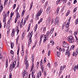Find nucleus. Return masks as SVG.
Listing matches in <instances>:
<instances>
[{
	"instance_id": "17",
	"label": "nucleus",
	"mask_w": 78,
	"mask_h": 78,
	"mask_svg": "<svg viewBox=\"0 0 78 78\" xmlns=\"http://www.w3.org/2000/svg\"><path fill=\"white\" fill-rule=\"evenodd\" d=\"M15 33V30H12V32L11 34V36L12 37H13L14 36V33Z\"/></svg>"
},
{
	"instance_id": "41",
	"label": "nucleus",
	"mask_w": 78,
	"mask_h": 78,
	"mask_svg": "<svg viewBox=\"0 0 78 78\" xmlns=\"http://www.w3.org/2000/svg\"><path fill=\"white\" fill-rule=\"evenodd\" d=\"M9 78H12V74L11 73H9Z\"/></svg>"
},
{
	"instance_id": "52",
	"label": "nucleus",
	"mask_w": 78,
	"mask_h": 78,
	"mask_svg": "<svg viewBox=\"0 0 78 78\" xmlns=\"http://www.w3.org/2000/svg\"><path fill=\"white\" fill-rule=\"evenodd\" d=\"M65 26V24H64L62 25V30L64 29V27H65L64 26Z\"/></svg>"
},
{
	"instance_id": "50",
	"label": "nucleus",
	"mask_w": 78,
	"mask_h": 78,
	"mask_svg": "<svg viewBox=\"0 0 78 78\" xmlns=\"http://www.w3.org/2000/svg\"><path fill=\"white\" fill-rule=\"evenodd\" d=\"M20 63L19 62H18L17 63V67H19V66Z\"/></svg>"
},
{
	"instance_id": "19",
	"label": "nucleus",
	"mask_w": 78,
	"mask_h": 78,
	"mask_svg": "<svg viewBox=\"0 0 78 78\" xmlns=\"http://www.w3.org/2000/svg\"><path fill=\"white\" fill-rule=\"evenodd\" d=\"M8 59H6V62L5 63V67L6 68H7L8 67Z\"/></svg>"
},
{
	"instance_id": "36",
	"label": "nucleus",
	"mask_w": 78,
	"mask_h": 78,
	"mask_svg": "<svg viewBox=\"0 0 78 78\" xmlns=\"http://www.w3.org/2000/svg\"><path fill=\"white\" fill-rule=\"evenodd\" d=\"M24 34H22V40H23L24 37Z\"/></svg>"
},
{
	"instance_id": "15",
	"label": "nucleus",
	"mask_w": 78,
	"mask_h": 78,
	"mask_svg": "<svg viewBox=\"0 0 78 78\" xmlns=\"http://www.w3.org/2000/svg\"><path fill=\"white\" fill-rule=\"evenodd\" d=\"M20 5H18V6L17 8L16 9V11H15V12L17 13H19L18 12V10L19 9V8L20 7Z\"/></svg>"
},
{
	"instance_id": "59",
	"label": "nucleus",
	"mask_w": 78,
	"mask_h": 78,
	"mask_svg": "<svg viewBox=\"0 0 78 78\" xmlns=\"http://www.w3.org/2000/svg\"><path fill=\"white\" fill-rule=\"evenodd\" d=\"M42 37H40V42H42Z\"/></svg>"
},
{
	"instance_id": "40",
	"label": "nucleus",
	"mask_w": 78,
	"mask_h": 78,
	"mask_svg": "<svg viewBox=\"0 0 78 78\" xmlns=\"http://www.w3.org/2000/svg\"><path fill=\"white\" fill-rule=\"evenodd\" d=\"M16 4H14V6H13V9H14L15 8H16Z\"/></svg>"
},
{
	"instance_id": "54",
	"label": "nucleus",
	"mask_w": 78,
	"mask_h": 78,
	"mask_svg": "<svg viewBox=\"0 0 78 78\" xmlns=\"http://www.w3.org/2000/svg\"><path fill=\"white\" fill-rule=\"evenodd\" d=\"M17 20V18H16L15 19V23H16Z\"/></svg>"
},
{
	"instance_id": "64",
	"label": "nucleus",
	"mask_w": 78,
	"mask_h": 78,
	"mask_svg": "<svg viewBox=\"0 0 78 78\" xmlns=\"http://www.w3.org/2000/svg\"><path fill=\"white\" fill-rule=\"evenodd\" d=\"M59 1L58 0H57V1H56V4H58L59 3Z\"/></svg>"
},
{
	"instance_id": "21",
	"label": "nucleus",
	"mask_w": 78,
	"mask_h": 78,
	"mask_svg": "<svg viewBox=\"0 0 78 78\" xmlns=\"http://www.w3.org/2000/svg\"><path fill=\"white\" fill-rule=\"evenodd\" d=\"M75 47V45H72V46H71L70 49L71 50H73L74 49V48Z\"/></svg>"
},
{
	"instance_id": "53",
	"label": "nucleus",
	"mask_w": 78,
	"mask_h": 78,
	"mask_svg": "<svg viewBox=\"0 0 78 78\" xmlns=\"http://www.w3.org/2000/svg\"><path fill=\"white\" fill-rule=\"evenodd\" d=\"M7 36H9V31H8L7 32Z\"/></svg>"
},
{
	"instance_id": "62",
	"label": "nucleus",
	"mask_w": 78,
	"mask_h": 78,
	"mask_svg": "<svg viewBox=\"0 0 78 78\" xmlns=\"http://www.w3.org/2000/svg\"><path fill=\"white\" fill-rule=\"evenodd\" d=\"M32 77L33 78H35V76H34V74H33L32 75Z\"/></svg>"
},
{
	"instance_id": "29",
	"label": "nucleus",
	"mask_w": 78,
	"mask_h": 78,
	"mask_svg": "<svg viewBox=\"0 0 78 78\" xmlns=\"http://www.w3.org/2000/svg\"><path fill=\"white\" fill-rule=\"evenodd\" d=\"M66 67V66H61V68H60V69L62 70V69H64V68H65Z\"/></svg>"
},
{
	"instance_id": "8",
	"label": "nucleus",
	"mask_w": 78,
	"mask_h": 78,
	"mask_svg": "<svg viewBox=\"0 0 78 78\" xmlns=\"http://www.w3.org/2000/svg\"><path fill=\"white\" fill-rule=\"evenodd\" d=\"M59 21V17H57L55 19L54 23L55 24H56L58 23Z\"/></svg>"
},
{
	"instance_id": "44",
	"label": "nucleus",
	"mask_w": 78,
	"mask_h": 78,
	"mask_svg": "<svg viewBox=\"0 0 78 78\" xmlns=\"http://www.w3.org/2000/svg\"><path fill=\"white\" fill-rule=\"evenodd\" d=\"M76 10H77V7H76L75 8V9L73 10V12H76Z\"/></svg>"
},
{
	"instance_id": "22",
	"label": "nucleus",
	"mask_w": 78,
	"mask_h": 78,
	"mask_svg": "<svg viewBox=\"0 0 78 78\" xmlns=\"http://www.w3.org/2000/svg\"><path fill=\"white\" fill-rule=\"evenodd\" d=\"M16 18L19 19L20 17V15L19 13H16Z\"/></svg>"
},
{
	"instance_id": "55",
	"label": "nucleus",
	"mask_w": 78,
	"mask_h": 78,
	"mask_svg": "<svg viewBox=\"0 0 78 78\" xmlns=\"http://www.w3.org/2000/svg\"><path fill=\"white\" fill-rule=\"evenodd\" d=\"M66 2H67V0H65V1H63V4H66Z\"/></svg>"
},
{
	"instance_id": "16",
	"label": "nucleus",
	"mask_w": 78,
	"mask_h": 78,
	"mask_svg": "<svg viewBox=\"0 0 78 78\" xmlns=\"http://www.w3.org/2000/svg\"><path fill=\"white\" fill-rule=\"evenodd\" d=\"M32 41L29 40V42H28V44L27 47L29 48L30 47V44H31L32 43Z\"/></svg>"
},
{
	"instance_id": "61",
	"label": "nucleus",
	"mask_w": 78,
	"mask_h": 78,
	"mask_svg": "<svg viewBox=\"0 0 78 78\" xmlns=\"http://www.w3.org/2000/svg\"><path fill=\"white\" fill-rule=\"evenodd\" d=\"M68 30H69V29L68 28H66L65 29L66 31L67 32H68Z\"/></svg>"
},
{
	"instance_id": "24",
	"label": "nucleus",
	"mask_w": 78,
	"mask_h": 78,
	"mask_svg": "<svg viewBox=\"0 0 78 78\" xmlns=\"http://www.w3.org/2000/svg\"><path fill=\"white\" fill-rule=\"evenodd\" d=\"M69 23L68 22L66 23L65 26L66 28H68V27H69Z\"/></svg>"
},
{
	"instance_id": "20",
	"label": "nucleus",
	"mask_w": 78,
	"mask_h": 78,
	"mask_svg": "<svg viewBox=\"0 0 78 78\" xmlns=\"http://www.w3.org/2000/svg\"><path fill=\"white\" fill-rule=\"evenodd\" d=\"M3 48V45L2 43H0V48L1 49H2Z\"/></svg>"
},
{
	"instance_id": "1",
	"label": "nucleus",
	"mask_w": 78,
	"mask_h": 78,
	"mask_svg": "<svg viewBox=\"0 0 78 78\" xmlns=\"http://www.w3.org/2000/svg\"><path fill=\"white\" fill-rule=\"evenodd\" d=\"M68 41L70 44H73L74 40L72 36H69L68 37Z\"/></svg>"
},
{
	"instance_id": "13",
	"label": "nucleus",
	"mask_w": 78,
	"mask_h": 78,
	"mask_svg": "<svg viewBox=\"0 0 78 78\" xmlns=\"http://www.w3.org/2000/svg\"><path fill=\"white\" fill-rule=\"evenodd\" d=\"M51 7L50 6H49L48 7L47 12V13H49L50 12V9Z\"/></svg>"
},
{
	"instance_id": "49",
	"label": "nucleus",
	"mask_w": 78,
	"mask_h": 78,
	"mask_svg": "<svg viewBox=\"0 0 78 78\" xmlns=\"http://www.w3.org/2000/svg\"><path fill=\"white\" fill-rule=\"evenodd\" d=\"M10 53L11 54L13 55L14 54V52L12 50H11L10 51Z\"/></svg>"
},
{
	"instance_id": "35",
	"label": "nucleus",
	"mask_w": 78,
	"mask_h": 78,
	"mask_svg": "<svg viewBox=\"0 0 78 78\" xmlns=\"http://www.w3.org/2000/svg\"><path fill=\"white\" fill-rule=\"evenodd\" d=\"M70 11L69 10H68L67 13L66 14V16H67L69 15V14L70 13Z\"/></svg>"
},
{
	"instance_id": "57",
	"label": "nucleus",
	"mask_w": 78,
	"mask_h": 78,
	"mask_svg": "<svg viewBox=\"0 0 78 78\" xmlns=\"http://www.w3.org/2000/svg\"><path fill=\"white\" fill-rule=\"evenodd\" d=\"M13 44H11V48L12 49L13 48Z\"/></svg>"
},
{
	"instance_id": "60",
	"label": "nucleus",
	"mask_w": 78,
	"mask_h": 78,
	"mask_svg": "<svg viewBox=\"0 0 78 78\" xmlns=\"http://www.w3.org/2000/svg\"><path fill=\"white\" fill-rule=\"evenodd\" d=\"M57 63H56V62H55V64H54V66L55 67H56V66H57Z\"/></svg>"
},
{
	"instance_id": "32",
	"label": "nucleus",
	"mask_w": 78,
	"mask_h": 78,
	"mask_svg": "<svg viewBox=\"0 0 78 78\" xmlns=\"http://www.w3.org/2000/svg\"><path fill=\"white\" fill-rule=\"evenodd\" d=\"M37 24H36V26L34 27V30H37Z\"/></svg>"
},
{
	"instance_id": "47",
	"label": "nucleus",
	"mask_w": 78,
	"mask_h": 78,
	"mask_svg": "<svg viewBox=\"0 0 78 78\" xmlns=\"http://www.w3.org/2000/svg\"><path fill=\"white\" fill-rule=\"evenodd\" d=\"M10 13V11L9 10H8L7 12V13L6 14V15L7 16H8L9 15V14Z\"/></svg>"
},
{
	"instance_id": "51",
	"label": "nucleus",
	"mask_w": 78,
	"mask_h": 78,
	"mask_svg": "<svg viewBox=\"0 0 78 78\" xmlns=\"http://www.w3.org/2000/svg\"><path fill=\"white\" fill-rule=\"evenodd\" d=\"M26 22V20H24V22L23 23V25H25Z\"/></svg>"
},
{
	"instance_id": "6",
	"label": "nucleus",
	"mask_w": 78,
	"mask_h": 78,
	"mask_svg": "<svg viewBox=\"0 0 78 78\" xmlns=\"http://www.w3.org/2000/svg\"><path fill=\"white\" fill-rule=\"evenodd\" d=\"M40 65L41 67V70L42 72L44 70V66L42 65V60H41L40 61Z\"/></svg>"
},
{
	"instance_id": "48",
	"label": "nucleus",
	"mask_w": 78,
	"mask_h": 78,
	"mask_svg": "<svg viewBox=\"0 0 78 78\" xmlns=\"http://www.w3.org/2000/svg\"><path fill=\"white\" fill-rule=\"evenodd\" d=\"M19 50H20V48H19L18 49L17 52V55H18L19 53Z\"/></svg>"
},
{
	"instance_id": "56",
	"label": "nucleus",
	"mask_w": 78,
	"mask_h": 78,
	"mask_svg": "<svg viewBox=\"0 0 78 78\" xmlns=\"http://www.w3.org/2000/svg\"><path fill=\"white\" fill-rule=\"evenodd\" d=\"M20 27L21 28H22L23 27V24L20 23Z\"/></svg>"
},
{
	"instance_id": "39",
	"label": "nucleus",
	"mask_w": 78,
	"mask_h": 78,
	"mask_svg": "<svg viewBox=\"0 0 78 78\" xmlns=\"http://www.w3.org/2000/svg\"><path fill=\"white\" fill-rule=\"evenodd\" d=\"M78 23V19L76 20L75 22V24L77 25Z\"/></svg>"
},
{
	"instance_id": "43",
	"label": "nucleus",
	"mask_w": 78,
	"mask_h": 78,
	"mask_svg": "<svg viewBox=\"0 0 78 78\" xmlns=\"http://www.w3.org/2000/svg\"><path fill=\"white\" fill-rule=\"evenodd\" d=\"M49 31H48L47 32L46 35L47 36V37L49 35Z\"/></svg>"
},
{
	"instance_id": "28",
	"label": "nucleus",
	"mask_w": 78,
	"mask_h": 78,
	"mask_svg": "<svg viewBox=\"0 0 78 78\" xmlns=\"http://www.w3.org/2000/svg\"><path fill=\"white\" fill-rule=\"evenodd\" d=\"M69 53H70V52H69V49H67L66 50V55H68V54Z\"/></svg>"
},
{
	"instance_id": "11",
	"label": "nucleus",
	"mask_w": 78,
	"mask_h": 78,
	"mask_svg": "<svg viewBox=\"0 0 78 78\" xmlns=\"http://www.w3.org/2000/svg\"><path fill=\"white\" fill-rule=\"evenodd\" d=\"M54 31V28H52L51 31H50V32L49 33V34L50 36L53 33V31Z\"/></svg>"
},
{
	"instance_id": "18",
	"label": "nucleus",
	"mask_w": 78,
	"mask_h": 78,
	"mask_svg": "<svg viewBox=\"0 0 78 78\" xmlns=\"http://www.w3.org/2000/svg\"><path fill=\"white\" fill-rule=\"evenodd\" d=\"M27 74V72L26 71H24V72H23V78H24V76Z\"/></svg>"
},
{
	"instance_id": "10",
	"label": "nucleus",
	"mask_w": 78,
	"mask_h": 78,
	"mask_svg": "<svg viewBox=\"0 0 78 78\" xmlns=\"http://www.w3.org/2000/svg\"><path fill=\"white\" fill-rule=\"evenodd\" d=\"M4 13L5 16H4V17L3 19V22H5L6 21V15L5 13V12H3V14Z\"/></svg>"
},
{
	"instance_id": "23",
	"label": "nucleus",
	"mask_w": 78,
	"mask_h": 78,
	"mask_svg": "<svg viewBox=\"0 0 78 78\" xmlns=\"http://www.w3.org/2000/svg\"><path fill=\"white\" fill-rule=\"evenodd\" d=\"M19 38V35H18L17 37V38H16V44H17L18 42V40Z\"/></svg>"
},
{
	"instance_id": "63",
	"label": "nucleus",
	"mask_w": 78,
	"mask_h": 78,
	"mask_svg": "<svg viewBox=\"0 0 78 78\" xmlns=\"http://www.w3.org/2000/svg\"><path fill=\"white\" fill-rule=\"evenodd\" d=\"M77 2V1L76 0H74V2H73V3L74 4H75V3H76Z\"/></svg>"
},
{
	"instance_id": "2",
	"label": "nucleus",
	"mask_w": 78,
	"mask_h": 78,
	"mask_svg": "<svg viewBox=\"0 0 78 78\" xmlns=\"http://www.w3.org/2000/svg\"><path fill=\"white\" fill-rule=\"evenodd\" d=\"M16 60L15 61H13V62L12 64H11L10 66V68L11 69H12V68H14L16 66Z\"/></svg>"
},
{
	"instance_id": "30",
	"label": "nucleus",
	"mask_w": 78,
	"mask_h": 78,
	"mask_svg": "<svg viewBox=\"0 0 78 78\" xmlns=\"http://www.w3.org/2000/svg\"><path fill=\"white\" fill-rule=\"evenodd\" d=\"M14 12H12L11 13V15L10 16L11 17V18L12 17V16L14 15Z\"/></svg>"
},
{
	"instance_id": "4",
	"label": "nucleus",
	"mask_w": 78,
	"mask_h": 78,
	"mask_svg": "<svg viewBox=\"0 0 78 78\" xmlns=\"http://www.w3.org/2000/svg\"><path fill=\"white\" fill-rule=\"evenodd\" d=\"M42 12V10H40L38 12V13H37L36 14V18H37V20H39V17H38L40 16H41V14Z\"/></svg>"
},
{
	"instance_id": "26",
	"label": "nucleus",
	"mask_w": 78,
	"mask_h": 78,
	"mask_svg": "<svg viewBox=\"0 0 78 78\" xmlns=\"http://www.w3.org/2000/svg\"><path fill=\"white\" fill-rule=\"evenodd\" d=\"M25 12V10H24L22 12V14H21V16L23 17V16L24 15V14Z\"/></svg>"
},
{
	"instance_id": "45",
	"label": "nucleus",
	"mask_w": 78,
	"mask_h": 78,
	"mask_svg": "<svg viewBox=\"0 0 78 78\" xmlns=\"http://www.w3.org/2000/svg\"><path fill=\"white\" fill-rule=\"evenodd\" d=\"M50 52H51V51H49L48 54V56L50 55Z\"/></svg>"
},
{
	"instance_id": "58",
	"label": "nucleus",
	"mask_w": 78,
	"mask_h": 78,
	"mask_svg": "<svg viewBox=\"0 0 78 78\" xmlns=\"http://www.w3.org/2000/svg\"><path fill=\"white\" fill-rule=\"evenodd\" d=\"M65 8V6H64L63 7L62 9V11H64V8Z\"/></svg>"
},
{
	"instance_id": "27",
	"label": "nucleus",
	"mask_w": 78,
	"mask_h": 78,
	"mask_svg": "<svg viewBox=\"0 0 78 78\" xmlns=\"http://www.w3.org/2000/svg\"><path fill=\"white\" fill-rule=\"evenodd\" d=\"M75 55H76V56L77 55L78 53V48H77V49H76V51L75 52Z\"/></svg>"
},
{
	"instance_id": "46",
	"label": "nucleus",
	"mask_w": 78,
	"mask_h": 78,
	"mask_svg": "<svg viewBox=\"0 0 78 78\" xmlns=\"http://www.w3.org/2000/svg\"><path fill=\"white\" fill-rule=\"evenodd\" d=\"M46 57H45L44 58V61H43V63H45L46 62Z\"/></svg>"
},
{
	"instance_id": "34",
	"label": "nucleus",
	"mask_w": 78,
	"mask_h": 78,
	"mask_svg": "<svg viewBox=\"0 0 78 78\" xmlns=\"http://www.w3.org/2000/svg\"><path fill=\"white\" fill-rule=\"evenodd\" d=\"M47 5H48V2H46L45 4V5H44V7L45 8Z\"/></svg>"
},
{
	"instance_id": "3",
	"label": "nucleus",
	"mask_w": 78,
	"mask_h": 78,
	"mask_svg": "<svg viewBox=\"0 0 78 78\" xmlns=\"http://www.w3.org/2000/svg\"><path fill=\"white\" fill-rule=\"evenodd\" d=\"M33 35V32L32 31H31V32H29L28 35V37L29 38V41H32V36Z\"/></svg>"
},
{
	"instance_id": "37",
	"label": "nucleus",
	"mask_w": 78,
	"mask_h": 78,
	"mask_svg": "<svg viewBox=\"0 0 78 78\" xmlns=\"http://www.w3.org/2000/svg\"><path fill=\"white\" fill-rule=\"evenodd\" d=\"M57 55L58 57L59 56H60V52H57Z\"/></svg>"
},
{
	"instance_id": "38",
	"label": "nucleus",
	"mask_w": 78,
	"mask_h": 78,
	"mask_svg": "<svg viewBox=\"0 0 78 78\" xmlns=\"http://www.w3.org/2000/svg\"><path fill=\"white\" fill-rule=\"evenodd\" d=\"M22 56H23L24 55V51H22Z\"/></svg>"
},
{
	"instance_id": "12",
	"label": "nucleus",
	"mask_w": 78,
	"mask_h": 78,
	"mask_svg": "<svg viewBox=\"0 0 78 78\" xmlns=\"http://www.w3.org/2000/svg\"><path fill=\"white\" fill-rule=\"evenodd\" d=\"M76 69L77 70L78 69V64H77V65H75L74 66V67L73 69L74 71V72H75Z\"/></svg>"
},
{
	"instance_id": "33",
	"label": "nucleus",
	"mask_w": 78,
	"mask_h": 78,
	"mask_svg": "<svg viewBox=\"0 0 78 78\" xmlns=\"http://www.w3.org/2000/svg\"><path fill=\"white\" fill-rule=\"evenodd\" d=\"M46 30V27H44L43 28V32L44 33H45V31Z\"/></svg>"
},
{
	"instance_id": "25",
	"label": "nucleus",
	"mask_w": 78,
	"mask_h": 78,
	"mask_svg": "<svg viewBox=\"0 0 78 78\" xmlns=\"http://www.w3.org/2000/svg\"><path fill=\"white\" fill-rule=\"evenodd\" d=\"M3 7L2 5V4H0V9L3 10Z\"/></svg>"
},
{
	"instance_id": "7",
	"label": "nucleus",
	"mask_w": 78,
	"mask_h": 78,
	"mask_svg": "<svg viewBox=\"0 0 78 78\" xmlns=\"http://www.w3.org/2000/svg\"><path fill=\"white\" fill-rule=\"evenodd\" d=\"M69 44H68L67 43H66V41H63V46L65 48L69 47Z\"/></svg>"
},
{
	"instance_id": "31",
	"label": "nucleus",
	"mask_w": 78,
	"mask_h": 78,
	"mask_svg": "<svg viewBox=\"0 0 78 78\" xmlns=\"http://www.w3.org/2000/svg\"><path fill=\"white\" fill-rule=\"evenodd\" d=\"M77 30L78 31H74V35H77L78 34V28L77 29Z\"/></svg>"
},
{
	"instance_id": "5",
	"label": "nucleus",
	"mask_w": 78,
	"mask_h": 78,
	"mask_svg": "<svg viewBox=\"0 0 78 78\" xmlns=\"http://www.w3.org/2000/svg\"><path fill=\"white\" fill-rule=\"evenodd\" d=\"M27 57H26L25 58V62H25V63H26V69H27L28 68V60H27Z\"/></svg>"
},
{
	"instance_id": "9",
	"label": "nucleus",
	"mask_w": 78,
	"mask_h": 78,
	"mask_svg": "<svg viewBox=\"0 0 78 78\" xmlns=\"http://www.w3.org/2000/svg\"><path fill=\"white\" fill-rule=\"evenodd\" d=\"M51 21V18H50V17H48V19L47 20V21L46 22L47 25H48L50 24Z\"/></svg>"
},
{
	"instance_id": "42",
	"label": "nucleus",
	"mask_w": 78,
	"mask_h": 78,
	"mask_svg": "<svg viewBox=\"0 0 78 78\" xmlns=\"http://www.w3.org/2000/svg\"><path fill=\"white\" fill-rule=\"evenodd\" d=\"M8 0H5L4 2V5H5L7 2H8Z\"/></svg>"
},
{
	"instance_id": "14",
	"label": "nucleus",
	"mask_w": 78,
	"mask_h": 78,
	"mask_svg": "<svg viewBox=\"0 0 78 78\" xmlns=\"http://www.w3.org/2000/svg\"><path fill=\"white\" fill-rule=\"evenodd\" d=\"M59 11V7H58L55 12V14L57 15L58 14V12Z\"/></svg>"
}]
</instances>
